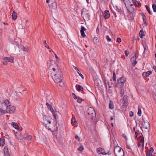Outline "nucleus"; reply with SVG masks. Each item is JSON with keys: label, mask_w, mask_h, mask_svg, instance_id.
Instances as JSON below:
<instances>
[{"label": "nucleus", "mask_w": 156, "mask_h": 156, "mask_svg": "<svg viewBox=\"0 0 156 156\" xmlns=\"http://www.w3.org/2000/svg\"><path fill=\"white\" fill-rule=\"evenodd\" d=\"M135 56L136 57V55H135ZM136 57H132L131 58V61L132 62V61H134L133 62H132L133 65V66H135L137 63V62L136 61Z\"/></svg>", "instance_id": "5701e85b"}, {"label": "nucleus", "mask_w": 156, "mask_h": 156, "mask_svg": "<svg viewBox=\"0 0 156 156\" xmlns=\"http://www.w3.org/2000/svg\"><path fill=\"white\" fill-rule=\"evenodd\" d=\"M86 115L89 120H92L95 119L96 114L93 108L89 107L86 113Z\"/></svg>", "instance_id": "f03ea898"}, {"label": "nucleus", "mask_w": 156, "mask_h": 156, "mask_svg": "<svg viewBox=\"0 0 156 156\" xmlns=\"http://www.w3.org/2000/svg\"><path fill=\"white\" fill-rule=\"evenodd\" d=\"M133 6H129L128 7H126L127 9L129 11V12L132 13L134 11V9L133 7Z\"/></svg>", "instance_id": "412c9836"}, {"label": "nucleus", "mask_w": 156, "mask_h": 156, "mask_svg": "<svg viewBox=\"0 0 156 156\" xmlns=\"http://www.w3.org/2000/svg\"><path fill=\"white\" fill-rule=\"evenodd\" d=\"M154 151V149L152 148H151L149 151V152L152 154Z\"/></svg>", "instance_id": "a18cd8bd"}, {"label": "nucleus", "mask_w": 156, "mask_h": 156, "mask_svg": "<svg viewBox=\"0 0 156 156\" xmlns=\"http://www.w3.org/2000/svg\"><path fill=\"white\" fill-rule=\"evenodd\" d=\"M76 88L77 90H78V86L77 85H76Z\"/></svg>", "instance_id": "052dcab7"}, {"label": "nucleus", "mask_w": 156, "mask_h": 156, "mask_svg": "<svg viewBox=\"0 0 156 156\" xmlns=\"http://www.w3.org/2000/svg\"><path fill=\"white\" fill-rule=\"evenodd\" d=\"M75 138L76 139H77L78 138V136L76 135L75 136Z\"/></svg>", "instance_id": "338daca9"}, {"label": "nucleus", "mask_w": 156, "mask_h": 156, "mask_svg": "<svg viewBox=\"0 0 156 156\" xmlns=\"http://www.w3.org/2000/svg\"><path fill=\"white\" fill-rule=\"evenodd\" d=\"M43 44H44V45L45 46V47L47 48H48V49H50L49 47L46 43V41H43Z\"/></svg>", "instance_id": "72a5a7b5"}, {"label": "nucleus", "mask_w": 156, "mask_h": 156, "mask_svg": "<svg viewBox=\"0 0 156 156\" xmlns=\"http://www.w3.org/2000/svg\"><path fill=\"white\" fill-rule=\"evenodd\" d=\"M3 59L4 60H5L6 62L13 63L14 62V58L11 56L9 57H4L3 58Z\"/></svg>", "instance_id": "f8f14e48"}, {"label": "nucleus", "mask_w": 156, "mask_h": 156, "mask_svg": "<svg viewBox=\"0 0 156 156\" xmlns=\"http://www.w3.org/2000/svg\"><path fill=\"white\" fill-rule=\"evenodd\" d=\"M46 105L48 107V109L51 112L55 119L56 120V118L57 116V113L58 112L55 109L54 110L52 108V106L48 103H46Z\"/></svg>", "instance_id": "0eeeda50"}, {"label": "nucleus", "mask_w": 156, "mask_h": 156, "mask_svg": "<svg viewBox=\"0 0 156 156\" xmlns=\"http://www.w3.org/2000/svg\"><path fill=\"white\" fill-rule=\"evenodd\" d=\"M104 18L105 19L108 18L110 17V13L108 10H105L104 13Z\"/></svg>", "instance_id": "a211bd4d"}, {"label": "nucleus", "mask_w": 156, "mask_h": 156, "mask_svg": "<svg viewBox=\"0 0 156 156\" xmlns=\"http://www.w3.org/2000/svg\"><path fill=\"white\" fill-rule=\"evenodd\" d=\"M72 95H73V98L75 99H77V97L76 96L75 94L73 93H72Z\"/></svg>", "instance_id": "37998d69"}, {"label": "nucleus", "mask_w": 156, "mask_h": 156, "mask_svg": "<svg viewBox=\"0 0 156 156\" xmlns=\"http://www.w3.org/2000/svg\"><path fill=\"white\" fill-rule=\"evenodd\" d=\"M135 133L136 136H137L138 135V133L136 132H135Z\"/></svg>", "instance_id": "e2e57ef3"}, {"label": "nucleus", "mask_w": 156, "mask_h": 156, "mask_svg": "<svg viewBox=\"0 0 156 156\" xmlns=\"http://www.w3.org/2000/svg\"><path fill=\"white\" fill-rule=\"evenodd\" d=\"M109 108L111 109H112L114 108V106L113 104V102L110 101L109 104Z\"/></svg>", "instance_id": "c756f323"}, {"label": "nucleus", "mask_w": 156, "mask_h": 156, "mask_svg": "<svg viewBox=\"0 0 156 156\" xmlns=\"http://www.w3.org/2000/svg\"><path fill=\"white\" fill-rule=\"evenodd\" d=\"M28 140H30L32 138V136L30 135H28L26 138Z\"/></svg>", "instance_id": "e433bc0d"}, {"label": "nucleus", "mask_w": 156, "mask_h": 156, "mask_svg": "<svg viewBox=\"0 0 156 156\" xmlns=\"http://www.w3.org/2000/svg\"><path fill=\"white\" fill-rule=\"evenodd\" d=\"M21 48L23 51H26L27 52H28L29 51V49L27 48V47L22 46L21 47Z\"/></svg>", "instance_id": "bb28decb"}, {"label": "nucleus", "mask_w": 156, "mask_h": 156, "mask_svg": "<svg viewBox=\"0 0 156 156\" xmlns=\"http://www.w3.org/2000/svg\"><path fill=\"white\" fill-rule=\"evenodd\" d=\"M56 1V0H46V2L47 3H49V2H55Z\"/></svg>", "instance_id": "ea45409f"}, {"label": "nucleus", "mask_w": 156, "mask_h": 156, "mask_svg": "<svg viewBox=\"0 0 156 156\" xmlns=\"http://www.w3.org/2000/svg\"><path fill=\"white\" fill-rule=\"evenodd\" d=\"M137 146H138V147H140L141 146H143V144H141L140 143V142H138V144H137Z\"/></svg>", "instance_id": "5fc2aeb1"}, {"label": "nucleus", "mask_w": 156, "mask_h": 156, "mask_svg": "<svg viewBox=\"0 0 156 156\" xmlns=\"http://www.w3.org/2000/svg\"><path fill=\"white\" fill-rule=\"evenodd\" d=\"M114 116H113L112 117H111V120H113V117Z\"/></svg>", "instance_id": "0e129e2a"}, {"label": "nucleus", "mask_w": 156, "mask_h": 156, "mask_svg": "<svg viewBox=\"0 0 156 156\" xmlns=\"http://www.w3.org/2000/svg\"><path fill=\"white\" fill-rule=\"evenodd\" d=\"M106 38L108 41L110 42L111 41V39L109 37L108 35H107L106 37Z\"/></svg>", "instance_id": "4c0bfd02"}, {"label": "nucleus", "mask_w": 156, "mask_h": 156, "mask_svg": "<svg viewBox=\"0 0 156 156\" xmlns=\"http://www.w3.org/2000/svg\"><path fill=\"white\" fill-rule=\"evenodd\" d=\"M137 114H138V115L139 116H140L141 115V108L140 106L138 107V112H137Z\"/></svg>", "instance_id": "2f4dec72"}, {"label": "nucleus", "mask_w": 156, "mask_h": 156, "mask_svg": "<svg viewBox=\"0 0 156 156\" xmlns=\"http://www.w3.org/2000/svg\"><path fill=\"white\" fill-rule=\"evenodd\" d=\"M15 135L18 140H21L23 138L22 134L19 131L16 132L15 133Z\"/></svg>", "instance_id": "9b49d317"}, {"label": "nucleus", "mask_w": 156, "mask_h": 156, "mask_svg": "<svg viewBox=\"0 0 156 156\" xmlns=\"http://www.w3.org/2000/svg\"><path fill=\"white\" fill-rule=\"evenodd\" d=\"M79 75L83 79H84V77H83V75L81 74V73H80L79 72Z\"/></svg>", "instance_id": "3c124183"}, {"label": "nucleus", "mask_w": 156, "mask_h": 156, "mask_svg": "<svg viewBox=\"0 0 156 156\" xmlns=\"http://www.w3.org/2000/svg\"><path fill=\"white\" fill-rule=\"evenodd\" d=\"M122 137L124 138H125V139H126V136L124 134H122Z\"/></svg>", "instance_id": "bf43d9fd"}, {"label": "nucleus", "mask_w": 156, "mask_h": 156, "mask_svg": "<svg viewBox=\"0 0 156 156\" xmlns=\"http://www.w3.org/2000/svg\"><path fill=\"white\" fill-rule=\"evenodd\" d=\"M144 21V23L145 24H146V25H147V22H146V21Z\"/></svg>", "instance_id": "680f3d73"}, {"label": "nucleus", "mask_w": 156, "mask_h": 156, "mask_svg": "<svg viewBox=\"0 0 156 156\" xmlns=\"http://www.w3.org/2000/svg\"><path fill=\"white\" fill-rule=\"evenodd\" d=\"M152 7L153 11L154 12H156V5L153 4L152 5Z\"/></svg>", "instance_id": "c9c22d12"}, {"label": "nucleus", "mask_w": 156, "mask_h": 156, "mask_svg": "<svg viewBox=\"0 0 156 156\" xmlns=\"http://www.w3.org/2000/svg\"><path fill=\"white\" fill-rule=\"evenodd\" d=\"M142 125L144 128L148 129L150 126V124L149 122L147 121H143L142 122Z\"/></svg>", "instance_id": "dca6fc26"}, {"label": "nucleus", "mask_w": 156, "mask_h": 156, "mask_svg": "<svg viewBox=\"0 0 156 156\" xmlns=\"http://www.w3.org/2000/svg\"><path fill=\"white\" fill-rule=\"evenodd\" d=\"M84 149L83 147V146H80L79 147V151H82Z\"/></svg>", "instance_id": "a19ab883"}, {"label": "nucleus", "mask_w": 156, "mask_h": 156, "mask_svg": "<svg viewBox=\"0 0 156 156\" xmlns=\"http://www.w3.org/2000/svg\"><path fill=\"white\" fill-rule=\"evenodd\" d=\"M83 90V88L82 86L79 85V90L82 91Z\"/></svg>", "instance_id": "79ce46f5"}, {"label": "nucleus", "mask_w": 156, "mask_h": 156, "mask_svg": "<svg viewBox=\"0 0 156 156\" xmlns=\"http://www.w3.org/2000/svg\"><path fill=\"white\" fill-rule=\"evenodd\" d=\"M132 2L133 5H135L136 7H140L141 6V4L139 1L137 0H132Z\"/></svg>", "instance_id": "2eb2a0df"}, {"label": "nucleus", "mask_w": 156, "mask_h": 156, "mask_svg": "<svg viewBox=\"0 0 156 156\" xmlns=\"http://www.w3.org/2000/svg\"><path fill=\"white\" fill-rule=\"evenodd\" d=\"M113 80L114 81H115L116 80V74L115 72H114L113 73Z\"/></svg>", "instance_id": "58836bf2"}, {"label": "nucleus", "mask_w": 156, "mask_h": 156, "mask_svg": "<svg viewBox=\"0 0 156 156\" xmlns=\"http://www.w3.org/2000/svg\"><path fill=\"white\" fill-rule=\"evenodd\" d=\"M9 104V102L8 100H5L4 101L3 104H4L6 106H8Z\"/></svg>", "instance_id": "7c9ffc66"}, {"label": "nucleus", "mask_w": 156, "mask_h": 156, "mask_svg": "<svg viewBox=\"0 0 156 156\" xmlns=\"http://www.w3.org/2000/svg\"><path fill=\"white\" fill-rule=\"evenodd\" d=\"M84 101V99H82L79 97V103H80L82 102L83 101Z\"/></svg>", "instance_id": "c03bdc74"}, {"label": "nucleus", "mask_w": 156, "mask_h": 156, "mask_svg": "<svg viewBox=\"0 0 156 156\" xmlns=\"http://www.w3.org/2000/svg\"><path fill=\"white\" fill-rule=\"evenodd\" d=\"M55 122L56 123L55 125H51L50 124V125L49 126V127H47V128L48 130H50L52 131L57 130L58 129V126L56 122Z\"/></svg>", "instance_id": "9d476101"}, {"label": "nucleus", "mask_w": 156, "mask_h": 156, "mask_svg": "<svg viewBox=\"0 0 156 156\" xmlns=\"http://www.w3.org/2000/svg\"><path fill=\"white\" fill-rule=\"evenodd\" d=\"M52 121V119L50 116L46 115H43L42 122L46 127H49Z\"/></svg>", "instance_id": "7ed1b4c3"}, {"label": "nucleus", "mask_w": 156, "mask_h": 156, "mask_svg": "<svg viewBox=\"0 0 156 156\" xmlns=\"http://www.w3.org/2000/svg\"><path fill=\"white\" fill-rule=\"evenodd\" d=\"M4 156H10V154H8L5 155Z\"/></svg>", "instance_id": "69168bd1"}, {"label": "nucleus", "mask_w": 156, "mask_h": 156, "mask_svg": "<svg viewBox=\"0 0 156 156\" xmlns=\"http://www.w3.org/2000/svg\"><path fill=\"white\" fill-rule=\"evenodd\" d=\"M71 123L73 125L75 126H77V123L76 121L75 117H73L71 120Z\"/></svg>", "instance_id": "6ab92c4d"}, {"label": "nucleus", "mask_w": 156, "mask_h": 156, "mask_svg": "<svg viewBox=\"0 0 156 156\" xmlns=\"http://www.w3.org/2000/svg\"><path fill=\"white\" fill-rule=\"evenodd\" d=\"M125 54L126 56H127L129 55L128 51L126 50L125 51Z\"/></svg>", "instance_id": "603ef678"}, {"label": "nucleus", "mask_w": 156, "mask_h": 156, "mask_svg": "<svg viewBox=\"0 0 156 156\" xmlns=\"http://www.w3.org/2000/svg\"><path fill=\"white\" fill-rule=\"evenodd\" d=\"M5 144V139L4 138L2 137L0 139V145L3 146Z\"/></svg>", "instance_id": "a878e982"}, {"label": "nucleus", "mask_w": 156, "mask_h": 156, "mask_svg": "<svg viewBox=\"0 0 156 156\" xmlns=\"http://www.w3.org/2000/svg\"><path fill=\"white\" fill-rule=\"evenodd\" d=\"M47 65L53 80L59 86H62L63 83L62 81V73L60 66L52 60L48 61Z\"/></svg>", "instance_id": "f257e3e1"}, {"label": "nucleus", "mask_w": 156, "mask_h": 156, "mask_svg": "<svg viewBox=\"0 0 156 156\" xmlns=\"http://www.w3.org/2000/svg\"><path fill=\"white\" fill-rule=\"evenodd\" d=\"M126 97H125V96H124L123 98V100H125L126 98Z\"/></svg>", "instance_id": "774afa93"}, {"label": "nucleus", "mask_w": 156, "mask_h": 156, "mask_svg": "<svg viewBox=\"0 0 156 156\" xmlns=\"http://www.w3.org/2000/svg\"><path fill=\"white\" fill-rule=\"evenodd\" d=\"M129 116H130V117H132L133 116V112L132 111H130V112H129Z\"/></svg>", "instance_id": "de8ad7c7"}, {"label": "nucleus", "mask_w": 156, "mask_h": 156, "mask_svg": "<svg viewBox=\"0 0 156 156\" xmlns=\"http://www.w3.org/2000/svg\"><path fill=\"white\" fill-rule=\"evenodd\" d=\"M143 21L146 20V18L144 15V16L143 17Z\"/></svg>", "instance_id": "6e6d98bb"}, {"label": "nucleus", "mask_w": 156, "mask_h": 156, "mask_svg": "<svg viewBox=\"0 0 156 156\" xmlns=\"http://www.w3.org/2000/svg\"><path fill=\"white\" fill-rule=\"evenodd\" d=\"M146 8L147 11L148 12H149V13L151 15L152 14V12L150 11V8L149 7H148L146 5Z\"/></svg>", "instance_id": "f704fd0d"}, {"label": "nucleus", "mask_w": 156, "mask_h": 156, "mask_svg": "<svg viewBox=\"0 0 156 156\" xmlns=\"http://www.w3.org/2000/svg\"><path fill=\"white\" fill-rule=\"evenodd\" d=\"M140 138L139 139V142L143 144V147H144V139L143 136H140Z\"/></svg>", "instance_id": "aec40b11"}, {"label": "nucleus", "mask_w": 156, "mask_h": 156, "mask_svg": "<svg viewBox=\"0 0 156 156\" xmlns=\"http://www.w3.org/2000/svg\"><path fill=\"white\" fill-rule=\"evenodd\" d=\"M126 81V78L123 77L118 79L117 81L116 86L119 88H121L123 87L124 84Z\"/></svg>", "instance_id": "423d86ee"}, {"label": "nucleus", "mask_w": 156, "mask_h": 156, "mask_svg": "<svg viewBox=\"0 0 156 156\" xmlns=\"http://www.w3.org/2000/svg\"><path fill=\"white\" fill-rule=\"evenodd\" d=\"M126 7L129 6H133V4L132 3V0H123Z\"/></svg>", "instance_id": "ddd939ff"}, {"label": "nucleus", "mask_w": 156, "mask_h": 156, "mask_svg": "<svg viewBox=\"0 0 156 156\" xmlns=\"http://www.w3.org/2000/svg\"><path fill=\"white\" fill-rule=\"evenodd\" d=\"M17 13L13 11L12 13V18L13 20H15L17 19Z\"/></svg>", "instance_id": "b1692460"}, {"label": "nucleus", "mask_w": 156, "mask_h": 156, "mask_svg": "<svg viewBox=\"0 0 156 156\" xmlns=\"http://www.w3.org/2000/svg\"><path fill=\"white\" fill-rule=\"evenodd\" d=\"M50 4L49 5V9L51 10H55L57 8V5L56 1L50 2Z\"/></svg>", "instance_id": "1a4fd4ad"}, {"label": "nucleus", "mask_w": 156, "mask_h": 156, "mask_svg": "<svg viewBox=\"0 0 156 156\" xmlns=\"http://www.w3.org/2000/svg\"><path fill=\"white\" fill-rule=\"evenodd\" d=\"M81 16L84 20H88L90 16V12L86 9H83L81 11Z\"/></svg>", "instance_id": "39448f33"}, {"label": "nucleus", "mask_w": 156, "mask_h": 156, "mask_svg": "<svg viewBox=\"0 0 156 156\" xmlns=\"http://www.w3.org/2000/svg\"><path fill=\"white\" fill-rule=\"evenodd\" d=\"M12 125L15 129H18L19 128L17 124L15 122H12L11 123Z\"/></svg>", "instance_id": "393cba45"}, {"label": "nucleus", "mask_w": 156, "mask_h": 156, "mask_svg": "<svg viewBox=\"0 0 156 156\" xmlns=\"http://www.w3.org/2000/svg\"><path fill=\"white\" fill-rule=\"evenodd\" d=\"M117 41L119 43H120L121 41V39L120 38H117Z\"/></svg>", "instance_id": "09e8293b"}, {"label": "nucleus", "mask_w": 156, "mask_h": 156, "mask_svg": "<svg viewBox=\"0 0 156 156\" xmlns=\"http://www.w3.org/2000/svg\"><path fill=\"white\" fill-rule=\"evenodd\" d=\"M15 107L14 106L9 105L7 106L5 110V113H13L15 110Z\"/></svg>", "instance_id": "6e6552de"}, {"label": "nucleus", "mask_w": 156, "mask_h": 156, "mask_svg": "<svg viewBox=\"0 0 156 156\" xmlns=\"http://www.w3.org/2000/svg\"><path fill=\"white\" fill-rule=\"evenodd\" d=\"M7 62H6V61L5 62L3 61V64L4 65H7Z\"/></svg>", "instance_id": "4d7b16f0"}, {"label": "nucleus", "mask_w": 156, "mask_h": 156, "mask_svg": "<svg viewBox=\"0 0 156 156\" xmlns=\"http://www.w3.org/2000/svg\"><path fill=\"white\" fill-rule=\"evenodd\" d=\"M73 68L74 69H75L76 70L77 72L78 73V68L77 67H76V66H73Z\"/></svg>", "instance_id": "864d4df0"}, {"label": "nucleus", "mask_w": 156, "mask_h": 156, "mask_svg": "<svg viewBox=\"0 0 156 156\" xmlns=\"http://www.w3.org/2000/svg\"><path fill=\"white\" fill-rule=\"evenodd\" d=\"M139 35L140 38H142L145 36L144 32L142 30H141L139 33Z\"/></svg>", "instance_id": "c85d7f7f"}, {"label": "nucleus", "mask_w": 156, "mask_h": 156, "mask_svg": "<svg viewBox=\"0 0 156 156\" xmlns=\"http://www.w3.org/2000/svg\"><path fill=\"white\" fill-rule=\"evenodd\" d=\"M124 90L121 89L120 90V94L119 95L120 97H122L124 95Z\"/></svg>", "instance_id": "473e14b6"}, {"label": "nucleus", "mask_w": 156, "mask_h": 156, "mask_svg": "<svg viewBox=\"0 0 156 156\" xmlns=\"http://www.w3.org/2000/svg\"><path fill=\"white\" fill-rule=\"evenodd\" d=\"M114 151L116 156H124V154L123 150L119 146L115 147Z\"/></svg>", "instance_id": "20e7f679"}, {"label": "nucleus", "mask_w": 156, "mask_h": 156, "mask_svg": "<svg viewBox=\"0 0 156 156\" xmlns=\"http://www.w3.org/2000/svg\"><path fill=\"white\" fill-rule=\"evenodd\" d=\"M146 156H153L151 153L148 152L146 154Z\"/></svg>", "instance_id": "8fccbe9b"}, {"label": "nucleus", "mask_w": 156, "mask_h": 156, "mask_svg": "<svg viewBox=\"0 0 156 156\" xmlns=\"http://www.w3.org/2000/svg\"><path fill=\"white\" fill-rule=\"evenodd\" d=\"M152 73L151 71H148L145 73H144L143 74V76L144 77H148Z\"/></svg>", "instance_id": "4be33fe9"}, {"label": "nucleus", "mask_w": 156, "mask_h": 156, "mask_svg": "<svg viewBox=\"0 0 156 156\" xmlns=\"http://www.w3.org/2000/svg\"><path fill=\"white\" fill-rule=\"evenodd\" d=\"M4 152L5 155L9 154V153L8 150V148L7 147H5L4 148Z\"/></svg>", "instance_id": "cd10ccee"}, {"label": "nucleus", "mask_w": 156, "mask_h": 156, "mask_svg": "<svg viewBox=\"0 0 156 156\" xmlns=\"http://www.w3.org/2000/svg\"><path fill=\"white\" fill-rule=\"evenodd\" d=\"M153 68L154 69V70L156 72V66H154L153 67Z\"/></svg>", "instance_id": "13d9d810"}, {"label": "nucleus", "mask_w": 156, "mask_h": 156, "mask_svg": "<svg viewBox=\"0 0 156 156\" xmlns=\"http://www.w3.org/2000/svg\"><path fill=\"white\" fill-rule=\"evenodd\" d=\"M53 53H54V55H55V58H56V61H58V57L57 56V55L55 53V52H54V51H53Z\"/></svg>", "instance_id": "49530a36"}, {"label": "nucleus", "mask_w": 156, "mask_h": 156, "mask_svg": "<svg viewBox=\"0 0 156 156\" xmlns=\"http://www.w3.org/2000/svg\"><path fill=\"white\" fill-rule=\"evenodd\" d=\"M86 30V29L83 26L81 27L80 32L81 35L83 37H85L86 36L84 33V31H85Z\"/></svg>", "instance_id": "4468645a"}, {"label": "nucleus", "mask_w": 156, "mask_h": 156, "mask_svg": "<svg viewBox=\"0 0 156 156\" xmlns=\"http://www.w3.org/2000/svg\"><path fill=\"white\" fill-rule=\"evenodd\" d=\"M97 152L99 154H102L103 155L106 154V153H105V151L104 150L101 148H98L97 149Z\"/></svg>", "instance_id": "f3484780"}]
</instances>
